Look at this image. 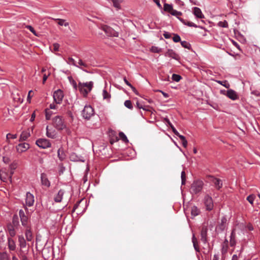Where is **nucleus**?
<instances>
[{
  "label": "nucleus",
  "mask_w": 260,
  "mask_h": 260,
  "mask_svg": "<svg viewBox=\"0 0 260 260\" xmlns=\"http://www.w3.org/2000/svg\"><path fill=\"white\" fill-rule=\"evenodd\" d=\"M52 124L57 130L62 131L67 128L64 118L60 115H56L52 119Z\"/></svg>",
  "instance_id": "nucleus-1"
},
{
  "label": "nucleus",
  "mask_w": 260,
  "mask_h": 260,
  "mask_svg": "<svg viewBox=\"0 0 260 260\" xmlns=\"http://www.w3.org/2000/svg\"><path fill=\"white\" fill-rule=\"evenodd\" d=\"M204 183L201 180H195L191 185L190 192L192 194H198L201 192Z\"/></svg>",
  "instance_id": "nucleus-2"
},
{
  "label": "nucleus",
  "mask_w": 260,
  "mask_h": 260,
  "mask_svg": "<svg viewBox=\"0 0 260 260\" xmlns=\"http://www.w3.org/2000/svg\"><path fill=\"white\" fill-rule=\"evenodd\" d=\"M93 86L92 81L86 83L79 82L78 84V89L83 94L84 96H86L88 93L92 90Z\"/></svg>",
  "instance_id": "nucleus-3"
},
{
  "label": "nucleus",
  "mask_w": 260,
  "mask_h": 260,
  "mask_svg": "<svg viewBox=\"0 0 260 260\" xmlns=\"http://www.w3.org/2000/svg\"><path fill=\"white\" fill-rule=\"evenodd\" d=\"M94 115V110L90 105H85L82 111V115L85 119L89 120Z\"/></svg>",
  "instance_id": "nucleus-4"
},
{
  "label": "nucleus",
  "mask_w": 260,
  "mask_h": 260,
  "mask_svg": "<svg viewBox=\"0 0 260 260\" xmlns=\"http://www.w3.org/2000/svg\"><path fill=\"white\" fill-rule=\"evenodd\" d=\"M231 217V215H224L222 217L221 219V223H219L216 227V230L218 231L223 232L226 229L227 222Z\"/></svg>",
  "instance_id": "nucleus-5"
},
{
  "label": "nucleus",
  "mask_w": 260,
  "mask_h": 260,
  "mask_svg": "<svg viewBox=\"0 0 260 260\" xmlns=\"http://www.w3.org/2000/svg\"><path fill=\"white\" fill-rule=\"evenodd\" d=\"M91 57L87 58L85 60H83L81 59H79L78 63H77L79 67H77L78 68H80L82 71L87 72V71L85 69V68H87L89 67L90 65H91Z\"/></svg>",
  "instance_id": "nucleus-6"
},
{
  "label": "nucleus",
  "mask_w": 260,
  "mask_h": 260,
  "mask_svg": "<svg viewBox=\"0 0 260 260\" xmlns=\"http://www.w3.org/2000/svg\"><path fill=\"white\" fill-rule=\"evenodd\" d=\"M36 144L42 149H46L51 146L50 141L45 138H40L36 142Z\"/></svg>",
  "instance_id": "nucleus-7"
},
{
  "label": "nucleus",
  "mask_w": 260,
  "mask_h": 260,
  "mask_svg": "<svg viewBox=\"0 0 260 260\" xmlns=\"http://www.w3.org/2000/svg\"><path fill=\"white\" fill-rule=\"evenodd\" d=\"M204 204L207 210L211 211L214 206L212 197L209 194H206L204 198Z\"/></svg>",
  "instance_id": "nucleus-8"
},
{
  "label": "nucleus",
  "mask_w": 260,
  "mask_h": 260,
  "mask_svg": "<svg viewBox=\"0 0 260 260\" xmlns=\"http://www.w3.org/2000/svg\"><path fill=\"white\" fill-rule=\"evenodd\" d=\"M64 96L63 91L60 89H57L53 93V100L56 104H60Z\"/></svg>",
  "instance_id": "nucleus-9"
},
{
  "label": "nucleus",
  "mask_w": 260,
  "mask_h": 260,
  "mask_svg": "<svg viewBox=\"0 0 260 260\" xmlns=\"http://www.w3.org/2000/svg\"><path fill=\"white\" fill-rule=\"evenodd\" d=\"M210 181L218 190H220V189L222 187V181L220 179L214 177L213 176H210Z\"/></svg>",
  "instance_id": "nucleus-10"
},
{
  "label": "nucleus",
  "mask_w": 260,
  "mask_h": 260,
  "mask_svg": "<svg viewBox=\"0 0 260 260\" xmlns=\"http://www.w3.org/2000/svg\"><path fill=\"white\" fill-rule=\"evenodd\" d=\"M29 148V144L25 142L19 143L16 147L17 152L19 153L26 151Z\"/></svg>",
  "instance_id": "nucleus-11"
},
{
  "label": "nucleus",
  "mask_w": 260,
  "mask_h": 260,
  "mask_svg": "<svg viewBox=\"0 0 260 260\" xmlns=\"http://www.w3.org/2000/svg\"><path fill=\"white\" fill-rule=\"evenodd\" d=\"M28 212H19V216L20 217L21 221L22 223V225L28 228Z\"/></svg>",
  "instance_id": "nucleus-12"
},
{
  "label": "nucleus",
  "mask_w": 260,
  "mask_h": 260,
  "mask_svg": "<svg viewBox=\"0 0 260 260\" xmlns=\"http://www.w3.org/2000/svg\"><path fill=\"white\" fill-rule=\"evenodd\" d=\"M165 55L166 56L171 57L176 60H179L180 58L179 55L172 49H168L165 53Z\"/></svg>",
  "instance_id": "nucleus-13"
},
{
  "label": "nucleus",
  "mask_w": 260,
  "mask_h": 260,
  "mask_svg": "<svg viewBox=\"0 0 260 260\" xmlns=\"http://www.w3.org/2000/svg\"><path fill=\"white\" fill-rule=\"evenodd\" d=\"M34 195L29 192H27L26 193V199L25 202L26 205L29 207L32 206L34 203Z\"/></svg>",
  "instance_id": "nucleus-14"
},
{
  "label": "nucleus",
  "mask_w": 260,
  "mask_h": 260,
  "mask_svg": "<svg viewBox=\"0 0 260 260\" xmlns=\"http://www.w3.org/2000/svg\"><path fill=\"white\" fill-rule=\"evenodd\" d=\"M226 96L233 101L237 100L239 99V96L237 92L232 89H229L228 90Z\"/></svg>",
  "instance_id": "nucleus-15"
},
{
  "label": "nucleus",
  "mask_w": 260,
  "mask_h": 260,
  "mask_svg": "<svg viewBox=\"0 0 260 260\" xmlns=\"http://www.w3.org/2000/svg\"><path fill=\"white\" fill-rule=\"evenodd\" d=\"M41 181L42 185L47 187L50 186V182L48 180L47 175L44 173H42L41 175Z\"/></svg>",
  "instance_id": "nucleus-16"
},
{
  "label": "nucleus",
  "mask_w": 260,
  "mask_h": 260,
  "mask_svg": "<svg viewBox=\"0 0 260 260\" xmlns=\"http://www.w3.org/2000/svg\"><path fill=\"white\" fill-rule=\"evenodd\" d=\"M46 136L47 137L51 139H54L56 138L57 133L53 128H49L48 126H46Z\"/></svg>",
  "instance_id": "nucleus-17"
},
{
  "label": "nucleus",
  "mask_w": 260,
  "mask_h": 260,
  "mask_svg": "<svg viewBox=\"0 0 260 260\" xmlns=\"http://www.w3.org/2000/svg\"><path fill=\"white\" fill-rule=\"evenodd\" d=\"M207 231L208 228L206 226H204L202 227L201 232V240L204 243H206L207 242Z\"/></svg>",
  "instance_id": "nucleus-18"
},
{
  "label": "nucleus",
  "mask_w": 260,
  "mask_h": 260,
  "mask_svg": "<svg viewBox=\"0 0 260 260\" xmlns=\"http://www.w3.org/2000/svg\"><path fill=\"white\" fill-rule=\"evenodd\" d=\"M193 14L198 18H204V15L200 8L198 7H193L192 8Z\"/></svg>",
  "instance_id": "nucleus-19"
},
{
  "label": "nucleus",
  "mask_w": 260,
  "mask_h": 260,
  "mask_svg": "<svg viewBox=\"0 0 260 260\" xmlns=\"http://www.w3.org/2000/svg\"><path fill=\"white\" fill-rule=\"evenodd\" d=\"M0 179L3 182H7L8 179H11V176L2 170H0Z\"/></svg>",
  "instance_id": "nucleus-20"
},
{
  "label": "nucleus",
  "mask_w": 260,
  "mask_h": 260,
  "mask_svg": "<svg viewBox=\"0 0 260 260\" xmlns=\"http://www.w3.org/2000/svg\"><path fill=\"white\" fill-rule=\"evenodd\" d=\"M179 20L183 24H184V25H187V26H188L189 27H195V28L199 27V28H203V27L200 26H198L195 23H193V22H192L191 21H186V20L183 19V18H179Z\"/></svg>",
  "instance_id": "nucleus-21"
},
{
  "label": "nucleus",
  "mask_w": 260,
  "mask_h": 260,
  "mask_svg": "<svg viewBox=\"0 0 260 260\" xmlns=\"http://www.w3.org/2000/svg\"><path fill=\"white\" fill-rule=\"evenodd\" d=\"M8 246L10 250L14 251L16 249L15 242L11 238H8Z\"/></svg>",
  "instance_id": "nucleus-22"
},
{
  "label": "nucleus",
  "mask_w": 260,
  "mask_h": 260,
  "mask_svg": "<svg viewBox=\"0 0 260 260\" xmlns=\"http://www.w3.org/2000/svg\"><path fill=\"white\" fill-rule=\"evenodd\" d=\"M64 191L62 189H60L57 194L54 197V201L55 202L59 203L62 201V197L64 194Z\"/></svg>",
  "instance_id": "nucleus-23"
},
{
  "label": "nucleus",
  "mask_w": 260,
  "mask_h": 260,
  "mask_svg": "<svg viewBox=\"0 0 260 260\" xmlns=\"http://www.w3.org/2000/svg\"><path fill=\"white\" fill-rule=\"evenodd\" d=\"M235 229H233L232 231L231 236H230V244L231 246L234 247L236 244V233L235 232Z\"/></svg>",
  "instance_id": "nucleus-24"
},
{
  "label": "nucleus",
  "mask_w": 260,
  "mask_h": 260,
  "mask_svg": "<svg viewBox=\"0 0 260 260\" xmlns=\"http://www.w3.org/2000/svg\"><path fill=\"white\" fill-rule=\"evenodd\" d=\"M19 245L21 248H24L26 246V242L24 237L22 235H19L18 237Z\"/></svg>",
  "instance_id": "nucleus-25"
},
{
  "label": "nucleus",
  "mask_w": 260,
  "mask_h": 260,
  "mask_svg": "<svg viewBox=\"0 0 260 260\" xmlns=\"http://www.w3.org/2000/svg\"><path fill=\"white\" fill-rule=\"evenodd\" d=\"M165 121L166 123V124L170 126L173 133L175 135H179V132L177 131V129L175 128V127L173 126V125L172 124V123L170 122V120L168 118H165Z\"/></svg>",
  "instance_id": "nucleus-26"
},
{
  "label": "nucleus",
  "mask_w": 260,
  "mask_h": 260,
  "mask_svg": "<svg viewBox=\"0 0 260 260\" xmlns=\"http://www.w3.org/2000/svg\"><path fill=\"white\" fill-rule=\"evenodd\" d=\"M25 236L26 239V240L28 242H31L33 240V236L32 235V233L29 228H28L25 233Z\"/></svg>",
  "instance_id": "nucleus-27"
},
{
  "label": "nucleus",
  "mask_w": 260,
  "mask_h": 260,
  "mask_svg": "<svg viewBox=\"0 0 260 260\" xmlns=\"http://www.w3.org/2000/svg\"><path fill=\"white\" fill-rule=\"evenodd\" d=\"M30 136V134L28 131H23L20 137V141L26 140Z\"/></svg>",
  "instance_id": "nucleus-28"
},
{
  "label": "nucleus",
  "mask_w": 260,
  "mask_h": 260,
  "mask_svg": "<svg viewBox=\"0 0 260 260\" xmlns=\"http://www.w3.org/2000/svg\"><path fill=\"white\" fill-rule=\"evenodd\" d=\"M57 155L59 158V159L60 160H64L66 157V155L62 148L58 149L57 151Z\"/></svg>",
  "instance_id": "nucleus-29"
},
{
  "label": "nucleus",
  "mask_w": 260,
  "mask_h": 260,
  "mask_svg": "<svg viewBox=\"0 0 260 260\" xmlns=\"http://www.w3.org/2000/svg\"><path fill=\"white\" fill-rule=\"evenodd\" d=\"M104 30H105V31L106 32V33H108L109 32L111 31H113V33H111L110 34V35L111 36H113L114 37H118V32L114 31L113 29H111V28H110V27H108L107 26H105L103 28Z\"/></svg>",
  "instance_id": "nucleus-30"
},
{
  "label": "nucleus",
  "mask_w": 260,
  "mask_h": 260,
  "mask_svg": "<svg viewBox=\"0 0 260 260\" xmlns=\"http://www.w3.org/2000/svg\"><path fill=\"white\" fill-rule=\"evenodd\" d=\"M8 231L10 236L11 237H13L15 236L16 232H15V229L12 225L10 224L8 226Z\"/></svg>",
  "instance_id": "nucleus-31"
},
{
  "label": "nucleus",
  "mask_w": 260,
  "mask_h": 260,
  "mask_svg": "<svg viewBox=\"0 0 260 260\" xmlns=\"http://www.w3.org/2000/svg\"><path fill=\"white\" fill-rule=\"evenodd\" d=\"M0 260H10V256L6 252H0Z\"/></svg>",
  "instance_id": "nucleus-32"
},
{
  "label": "nucleus",
  "mask_w": 260,
  "mask_h": 260,
  "mask_svg": "<svg viewBox=\"0 0 260 260\" xmlns=\"http://www.w3.org/2000/svg\"><path fill=\"white\" fill-rule=\"evenodd\" d=\"M164 10L165 11L171 13L172 11L173 10L172 5L165 3L164 5Z\"/></svg>",
  "instance_id": "nucleus-33"
},
{
  "label": "nucleus",
  "mask_w": 260,
  "mask_h": 260,
  "mask_svg": "<svg viewBox=\"0 0 260 260\" xmlns=\"http://www.w3.org/2000/svg\"><path fill=\"white\" fill-rule=\"evenodd\" d=\"M192 242L193 243V247L196 251H199V248L197 244V239L195 237L194 234L192 235Z\"/></svg>",
  "instance_id": "nucleus-34"
},
{
  "label": "nucleus",
  "mask_w": 260,
  "mask_h": 260,
  "mask_svg": "<svg viewBox=\"0 0 260 260\" xmlns=\"http://www.w3.org/2000/svg\"><path fill=\"white\" fill-rule=\"evenodd\" d=\"M54 20L55 21H57L58 24L60 26L64 25L65 26H68L69 25V23L66 22L65 20H64V19L57 18V19H54Z\"/></svg>",
  "instance_id": "nucleus-35"
},
{
  "label": "nucleus",
  "mask_w": 260,
  "mask_h": 260,
  "mask_svg": "<svg viewBox=\"0 0 260 260\" xmlns=\"http://www.w3.org/2000/svg\"><path fill=\"white\" fill-rule=\"evenodd\" d=\"M52 114L53 112L50 110V109H46L45 110V118L47 120H49L51 119Z\"/></svg>",
  "instance_id": "nucleus-36"
},
{
  "label": "nucleus",
  "mask_w": 260,
  "mask_h": 260,
  "mask_svg": "<svg viewBox=\"0 0 260 260\" xmlns=\"http://www.w3.org/2000/svg\"><path fill=\"white\" fill-rule=\"evenodd\" d=\"M170 14L173 16H176L178 19L179 18H181V17H179V16L182 14V12L174 9L172 11Z\"/></svg>",
  "instance_id": "nucleus-37"
},
{
  "label": "nucleus",
  "mask_w": 260,
  "mask_h": 260,
  "mask_svg": "<svg viewBox=\"0 0 260 260\" xmlns=\"http://www.w3.org/2000/svg\"><path fill=\"white\" fill-rule=\"evenodd\" d=\"M119 136L123 142H124V143L128 142V140L127 139V137L123 132H120L119 133Z\"/></svg>",
  "instance_id": "nucleus-38"
},
{
  "label": "nucleus",
  "mask_w": 260,
  "mask_h": 260,
  "mask_svg": "<svg viewBox=\"0 0 260 260\" xmlns=\"http://www.w3.org/2000/svg\"><path fill=\"white\" fill-rule=\"evenodd\" d=\"M217 83L220 84V85H222L224 87H225L226 88H229L230 87V84L226 80L224 81H217Z\"/></svg>",
  "instance_id": "nucleus-39"
},
{
  "label": "nucleus",
  "mask_w": 260,
  "mask_h": 260,
  "mask_svg": "<svg viewBox=\"0 0 260 260\" xmlns=\"http://www.w3.org/2000/svg\"><path fill=\"white\" fill-rule=\"evenodd\" d=\"M17 137V135L16 134H11L10 133H9L6 136V139L7 141L10 143V139H16Z\"/></svg>",
  "instance_id": "nucleus-40"
},
{
  "label": "nucleus",
  "mask_w": 260,
  "mask_h": 260,
  "mask_svg": "<svg viewBox=\"0 0 260 260\" xmlns=\"http://www.w3.org/2000/svg\"><path fill=\"white\" fill-rule=\"evenodd\" d=\"M181 46L185 48H187L188 49H191V45L190 43L187 41H181Z\"/></svg>",
  "instance_id": "nucleus-41"
},
{
  "label": "nucleus",
  "mask_w": 260,
  "mask_h": 260,
  "mask_svg": "<svg viewBox=\"0 0 260 260\" xmlns=\"http://www.w3.org/2000/svg\"><path fill=\"white\" fill-rule=\"evenodd\" d=\"M123 80L125 83L128 85L129 87L131 88V89L133 90V91L136 93V88L128 81V80L126 79V77L123 78Z\"/></svg>",
  "instance_id": "nucleus-42"
},
{
  "label": "nucleus",
  "mask_w": 260,
  "mask_h": 260,
  "mask_svg": "<svg viewBox=\"0 0 260 260\" xmlns=\"http://www.w3.org/2000/svg\"><path fill=\"white\" fill-rule=\"evenodd\" d=\"M182 77L180 75L173 74L172 77V79L176 82H179L181 79Z\"/></svg>",
  "instance_id": "nucleus-43"
},
{
  "label": "nucleus",
  "mask_w": 260,
  "mask_h": 260,
  "mask_svg": "<svg viewBox=\"0 0 260 260\" xmlns=\"http://www.w3.org/2000/svg\"><path fill=\"white\" fill-rule=\"evenodd\" d=\"M124 106L129 109H133V106L130 100H126L124 102Z\"/></svg>",
  "instance_id": "nucleus-44"
},
{
  "label": "nucleus",
  "mask_w": 260,
  "mask_h": 260,
  "mask_svg": "<svg viewBox=\"0 0 260 260\" xmlns=\"http://www.w3.org/2000/svg\"><path fill=\"white\" fill-rule=\"evenodd\" d=\"M67 62H68V63L72 64L75 67H79V66L77 65V62L75 60V59L72 57L68 58V61H67Z\"/></svg>",
  "instance_id": "nucleus-45"
},
{
  "label": "nucleus",
  "mask_w": 260,
  "mask_h": 260,
  "mask_svg": "<svg viewBox=\"0 0 260 260\" xmlns=\"http://www.w3.org/2000/svg\"><path fill=\"white\" fill-rule=\"evenodd\" d=\"M255 196L254 194H250L247 197V200L251 204H253L254 201Z\"/></svg>",
  "instance_id": "nucleus-46"
},
{
  "label": "nucleus",
  "mask_w": 260,
  "mask_h": 260,
  "mask_svg": "<svg viewBox=\"0 0 260 260\" xmlns=\"http://www.w3.org/2000/svg\"><path fill=\"white\" fill-rule=\"evenodd\" d=\"M218 25L221 27L226 28L228 27V23L226 21H219L218 23Z\"/></svg>",
  "instance_id": "nucleus-47"
},
{
  "label": "nucleus",
  "mask_w": 260,
  "mask_h": 260,
  "mask_svg": "<svg viewBox=\"0 0 260 260\" xmlns=\"http://www.w3.org/2000/svg\"><path fill=\"white\" fill-rule=\"evenodd\" d=\"M113 6L114 7L119 9L120 7V4L121 3V0H112Z\"/></svg>",
  "instance_id": "nucleus-48"
},
{
  "label": "nucleus",
  "mask_w": 260,
  "mask_h": 260,
  "mask_svg": "<svg viewBox=\"0 0 260 260\" xmlns=\"http://www.w3.org/2000/svg\"><path fill=\"white\" fill-rule=\"evenodd\" d=\"M70 158L72 161H84V160L79 159L77 157V156L75 155V154H71V156H70Z\"/></svg>",
  "instance_id": "nucleus-49"
},
{
  "label": "nucleus",
  "mask_w": 260,
  "mask_h": 260,
  "mask_svg": "<svg viewBox=\"0 0 260 260\" xmlns=\"http://www.w3.org/2000/svg\"><path fill=\"white\" fill-rule=\"evenodd\" d=\"M173 40L174 42L177 43L181 41L180 37L178 35L173 34Z\"/></svg>",
  "instance_id": "nucleus-50"
},
{
  "label": "nucleus",
  "mask_w": 260,
  "mask_h": 260,
  "mask_svg": "<svg viewBox=\"0 0 260 260\" xmlns=\"http://www.w3.org/2000/svg\"><path fill=\"white\" fill-rule=\"evenodd\" d=\"M103 95L104 99H109L110 98V94L107 91L106 89L103 90Z\"/></svg>",
  "instance_id": "nucleus-51"
},
{
  "label": "nucleus",
  "mask_w": 260,
  "mask_h": 260,
  "mask_svg": "<svg viewBox=\"0 0 260 260\" xmlns=\"http://www.w3.org/2000/svg\"><path fill=\"white\" fill-rule=\"evenodd\" d=\"M151 51L154 53H159L161 51V49L157 47H152Z\"/></svg>",
  "instance_id": "nucleus-52"
},
{
  "label": "nucleus",
  "mask_w": 260,
  "mask_h": 260,
  "mask_svg": "<svg viewBox=\"0 0 260 260\" xmlns=\"http://www.w3.org/2000/svg\"><path fill=\"white\" fill-rule=\"evenodd\" d=\"M163 36L166 39H170L171 37L172 34H171L168 31H165L163 34Z\"/></svg>",
  "instance_id": "nucleus-53"
},
{
  "label": "nucleus",
  "mask_w": 260,
  "mask_h": 260,
  "mask_svg": "<svg viewBox=\"0 0 260 260\" xmlns=\"http://www.w3.org/2000/svg\"><path fill=\"white\" fill-rule=\"evenodd\" d=\"M26 28L28 29L34 35L37 36L36 32L34 28L30 25H27Z\"/></svg>",
  "instance_id": "nucleus-54"
},
{
  "label": "nucleus",
  "mask_w": 260,
  "mask_h": 260,
  "mask_svg": "<svg viewBox=\"0 0 260 260\" xmlns=\"http://www.w3.org/2000/svg\"><path fill=\"white\" fill-rule=\"evenodd\" d=\"M228 246L222 244L221 252L222 253H225L228 250Z\"/></svg>",
  "instance_id": "nucleus-55"
},
{
  "label": "nucleus",
  "mask_w": 260,
  "mask_h": 260,
  "mask_svg": "<svg viewBox=\"0 0 260 260\" xmlns=\"http://www.w3.org/2000/svg\"><path fill=\"white\" fill-rule=\"evenodd\" d=\"M70 83L75 89L77 90L78 88V85H77L76 82L74 80H72Z\"/></svg>",
  "instance_id": "nucleus-56"
},
{
  "label": "nucleus",
  "mask_w": 260,
  "mask_h": 260,
  "mask_svg": "<svg viewBox=\"0 0 260 260\" xmlns=\"http://www.w3.org/2000/svg\"><path fill=\"white\" fill-rule=\"evenodd\" d=\"M18 218L17 216L15 215L13 217V223L14 225H16L18 224Z\"/></svg>",
  "instance_id": "nucleus-57"
},
{
  "label": "nucleus",
  "mask_w": 260,
  "mask_h": 260,
  "mask_svg": "<svg viewBox=\"0 0 260 260\" xmlns=\"http://www.w3.org/2000/svg\"><path fill=\"white\" fill-rule=\"evenodd\" d=\"M59 46H59V45L58 43H54V44H53V50L55 51H58L59 50Z\"/></svg>",
  "instance_id": "nucleus-58"
},
{
  "label": "nucleus",
  "mask_w": 260,
  "mask_h": 260,
  "mask_svg": "<svg viewBox=\"0 0 260 260\" xmlns=\"http://www.w3.org/2000/svg\"><path fill=\"white\" fill-rule=\"evenodd\" d=\"M54 103H55L54 102L53 103L50 104L49 109H56L57 108V106Z\"/></svg>",
  "instance_id": "nucleus-59"
},
{
  "label": "nucleus",
  "mask_w": 260,
  "mask_h": 260,
  "mask_svg": "<svg viewBox=\"0 0 260 260\" xmlns=\"http://www.w3.org/2000/svg\"><path fill=\"white\" fill-rule=\"evenodd\" d=\"M251 94L256 96H260V92L257 90H253L251 91Z\"/></svg>",
  "instance_id": "nucleus-60"
},
{
  "label": "nucleus",
  "mask_w": 260,
  "mask_h": 260,
  "mask_svg": "<svg viewBox=\"0 0 260 260\" xmlns=\"http://www.w3.org/2000/svg\"><path fill=\"white\" fill-rule=\"evenodd\" d=\"M153 2L156 4V5L157 6V7L159 8V9H162V7H161V4H160V1L159 0H153Z\"/></svg>",
  "instance_id": "nucleus-61"
},
{
  "label": "nucleus",
  "mask_w": 260,
  "mask_h": 260,
  "mask_svg": "<svg viewBox=\"0 0 260 260\" xmlns=\"http://www.w3.org/2000/svg\"><path fill=\"white\" fill-rule=\"evenodd\" d=\"M158 91L161 92L162 93V94L163 95V96L165 98H169V95L168 93H166V92H164L162 90H158Z\"/></svg>",
  "instance_id": "nucleus-62"
},
{
  "label": "nucleus",
  "mask_w": 260,
  "mask_h": 260,
  "mask_svg": "<svg viewBox=\"0 0 260 260\" xmlns=\"http://www.w3.org/2000/svg\"><path fill=\"white\" fill-rule=\"evenodd\" d=\"M32 92V90H30L28 92V95H27V101L29 103L30 102V100H31V93Z\"/></svg>",
  "instance_id": "nucleus-63"
},
{
  "label": "nucleus",
  "mask_w": 260,
  "mask_h": 260,
  "mask_svg": "<svg viewBox=\"0 0 260 260\" xmlns=\"http://www.w3.org/2000/svg\"><path fill=\"white\" fill-rule=\"evenodd\" d=\"M35 117H36L35 112H34L32 113L31 115V117H30V122L34 121L35 119Z\"/></svg>",
  "instance_id": "nucleus-64"
}]
</instances>
